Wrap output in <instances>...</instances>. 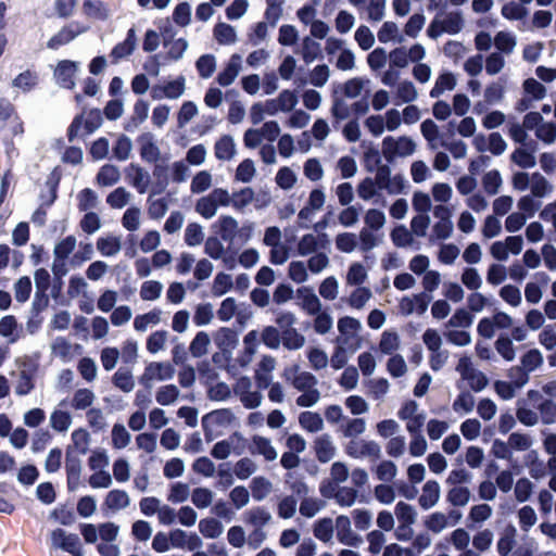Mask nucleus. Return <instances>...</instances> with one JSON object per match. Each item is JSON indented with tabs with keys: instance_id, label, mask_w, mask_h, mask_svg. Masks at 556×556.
Instances as JSON below:
<instances>
[{
	"instance_id": "f257e3e1",
	"label": "nucleus",
	"mask_w": 556,
	"mask_h": 556,
	"mask_svg": "<svg viewBox=\"0 0 556 556\" xmlns=\"http://www.w3.org/2000/svg\"><path fill=\"white\" fill-rule=\"evenodd\" d=\"M103 118L99 109H91L87 113V118L84 121V113L76 115L67 128V139L73 141L77 136L79 129L84 126L86 135L96 131L102 125Z\"/></svg>"
},
{
	"instance_id": "f03ea898",
	"label": "nucleus",
	"mask_w": 556,
	"mask_h": 556,
	"mask_svg": "<svg viewBox=\"0 0 556 556\" xmlns=\"http://www.w3.org/2000/svg\"><path fill=\"white\" fill-rule=\"evenodd\" d=\"M415 149V142L406 136H402L397 140L388 136L382 141V154L389 163L393 162L396 155L407 156L413 154Z\"/></svg>"
},
{
	"instance_id": "7ed1b4c3",
	"label": "nucleus",
	"mask_w": 556,
	"mask_h": 556,
	"mask_svg": "<svg viewBox=\"0 0 556 556\" xmlns=\"http://www.w3.org/2000/svg\"><path fill=\"white\" fill-rule=\"evenodd\" d=\"M88 26L81 25L78 22H72L70 25L63 26L59 33L52 36L47 47L51 50H58L61 46H64L74 40L78 35L86 33Z\"/></svg>"
},
{
	"instance_id": "20e7f679",
	"label": "nucleus",
	"mask_w": 556,
	"mask_h": 556,
	"mask_svg": "<svg viewBox=\"0 0 556 556\" xmlns=\"http://www.w3.org/2000/svg\"><path fill=\"white\" fill-rule=\"evenodd\" d=\"M52 541L55 545L63 551L72 554L73 556H81V544L77 534H66L63 529H55L52 531Z\"/></svg>"
},
{
	"instance_id": "39448f33",
	"label": "nucleus",
	"mask_w": 556,
	"mask_h": 556,
	"mask_svg": "<svg viewBox=\"0 0 556 556\" xmlns=\"http://www.w3.org/2000/svg\"><path fill=\"white\" fill-rule=\"evenodd\" d=\"M337 539L340 543L357 547L362 543V538L351 530V521L348 516L340 515L336 519Z\"/></svg>"
},
{
	"instance_id": "423d86ee",
	"label": "nucleus",
	"mask_w": 556,
	"mask_h": 556,
	"mask_svg": "<svg viewBox=\"0 0 556 556\" xmlns=\"http://www.w3.org/2000/svg\"><path fill=\"white\" fill-rule=\"evenodd\" d=\"M346 454L354 458L370 456L378 459L381 456L380 446L375 441H351L346 446Z\"/></svg>"
},
{
	"instance_id": "0eeeda50",
	"label": "nucleus",
	"mask_w": 556,
	"mask_h": 556,
	"mask_svg": "<svg viewBox=\"0 0 556 556\" xmlns=\"http://www.w3.org/2000/svg\"><path fill=\"white\" fill-rule=\"evenodd\" d=\"M298 371L299 365L295 364L285 370V377L290 379L291 375H293L294 378L292 384L299 391L315 389V386L317 384L316 377L308 371H302L300 374H298Z\"/></svg>"
},
{
	"instance_id": "6e6552de",
	"label": "nucleus",
	"mask_w": 556,
	"mask_h": 556,
	"mask_svg": "<svg viewBox=\"0 0 556 556\" xmlns=\"http://www.w3.org/2000/svg\"><path fill=\"white\" fill-rule=\"evenodd\" d=\"M77 65L74 61L63 60L58 63L54 76L59 85L66 89H73L75 86L74 76Z\"/></svg>"
},
{
	"instance_id": "1a4fd4ad",
	"label": "nucleus",
	"mask_w": 556,
	"mask_h": 556,
	"mask_svg": "<svg viewBox=\"0 0 556 556\" xmlns=\"http://www.w3.org/2000/svg\"><path fill=\"white\" fill-rule=\"evenodd\" d=\"M213 227H218L215 232L220 236L222 240L229 243L235 240V237L238 232V223L232 216L229 215L220 216Z\"/></svg>"
},
{
	"instance_id": "9d476101",
	"label": "nucleus",
	"mask_w": 556,
	"mask_h": 556,
	"mask_svg": "<svg viewBox=\"0 0 556 556\" xmlns=\"http://www.w3.org/2000/svg\"><path fill=\"white\" fill-rule=\"evenodd\" d=\"M65 469L68 490H75L79 484L81 463L78 456H72L70 450L66 453Z\"/></svg>"
},
{
	"instance_id": "9b49d317",
	"label": "nucleus",
	"mask_w": 556,
	"mask_h": 556,
	"mask_svg": "<svg viewBox=\"0 0 556 556\" xmlns=\"http://www.w3.org/2000/svg\"><path fill=\"white\" fill-rule=\"evenodd\" d=\"M440 498V485L435 480H429L424 484L422 494L418 502L421 508L429 509L434 506Z\"/></svg>"
},
{
	"instance_id": "f8f14e48",
	"label": "nucleus",
	"mask_w": 556,
	"mask_h": 556,
	"mask_svg": "<svg viewBox=\"0 0 556 556\" xmlns=\"http://www.w3.org/2000/svg\"><path fill=\"white\" fill-rule=\"evenodd\" d=\"M140 143V156L147 162H156L160 157V150L153 142V137L149 132H144L138 138Z\"/></svg>"
},
{
	"instance_id": "ddd939ff",
	"label": "nucleus",
	"mask_w": 556,
	"mask_h": 556,
	"mask_svg": "<svg viewBox=\"0 0 556 556\" xmlns=\"http://www.w3.org/2000/svg\"><path fill=\"white\" fill-rule=\"evenodd\" d=\"M240 56L237 54H233L230 59V62L227 64V66L218 73L216 77V81L223 86L227 87L233 83L236 77L239 74L240 71Z\"/></svg>"
},
{
	"instance_id": "4468645a",
	"label": "nucleus",
	"mask_w": 556,
	"mask_h": 556,
	"mask_svg": "<svg viewBox=\"0 0 556 556\" xmlns=\"http://www.w3.org/2000/svg\"><path fill=\"white\" fill-rule=\"evenodd\" d=\"M152 175L154 177V182L151 188V195L163 193L169 182L168 166L163 164H155Z\"/></svg>"
},
{
	"instance_id": "2eb2a0df",
	"label": "nucleus",
	"mask_w": 556,
	"mask_h": 556,
	"mask_svg": "<svg viewBox=\"0 0 556 556\" xmlns=\"http://www.w3.org/2000/svg\"><path fill=\"white\" fill-rule=\"evenodd\" d=\"M174 367L169 363H150L144 371L143 377L153 379L156 377L159 380H167L174 376Z\"/></svg>"
},
{
	"instance_id": "dca6fc26",
	"label": "nucleus",
	"mask_w": 556,
	"mask_h": 556,
	"mask_svg": "<svg viewBox=\"0 0 556 556\" xmlns=\"http://www.w3.org/2000/svg\"><path fill=\"white\" fill-rule=\"evenodd\" d=\"M61 180V175L54 169L48 177L46 185L49 187L47 193L40 194L41 204L45 208L50 207L58 199V188Z\"/></svg>"
},
{
	"instance_id": "f3484780",
	"label": "nucleus",
	"mask_w": 556,
	"mask_h": 556,
	"mask_svg": "<svg viewBox=\"0 0 556 556\" xmlns=\"http://www.w3.org/2000/svg\"><path fill=\"white\" fill-rule=\"evenodd\" d=\"M214 153L216 159L222 161H228L233 157L236 153L235 142L231 136L224 135L220 137L214 146Z\"/></svg>"
},
{
	"instance_id": "a211bd4d",
	"label": "nucleus",
	"mask_w": 556,
	"mask_h": 556,
	"mask_svg": "<svg viewBox=\"0 0 556 556\" xmlns=\"http://www.w3.org/2000/svg\"><path fill=\"white\" fill-rule=\"evenodd\" d=\"M84 14L88 17L105 21L109 17V9L101 0H84Z\"/></svg>"
},
{
	"instance_id": "6ab92c4d",
	"label": "nucleus",
	"mask_w": 556,
	"mask_h": 556,
	"mask_svg": "<svg viewBox=\"0 0 556 556\" xmlns=\"http://www.w3.org/2000/svg\"><path fill=\"white\" fill-rule=\"evenodd\" d=\"M316 457L320 463H328L334 455V447L328 434H324L315 440L314 444Z\"/></svg>"
},
{
	"instance_id": "aec40b11",
	"label": "nucleus",
	"mask_w": 556,
	"mask_h": 556,
	"mask_svg": "<svg viewBox=\"0 0 556 556\" xmlns=\"http://www.w3.org/2000/svg\"><path fill=\"white\" fill-rule=\"evenodd\" d=\"M136 46V33L134 28L128 29L127 36L124 41L118 42L111 52L115 59H123L130 55Z\"/></svg>"
},
{
	"instance_id": "412c9836",
	"label": "nucleus",
	"mask_w": 556,
	"mask_h": 556,
	"mask_svg": "<svg viewBox=\"0 0 556 556\" xmlns=\"http://www.w3.org/2000/svg\"><path fill=\"white\" fill-rule=\"evenodd\" d=\"M215 342L222 350H232L238 343V333L228 327H222L215 334Z\"/></svg>"
},
{
	"instance_id": "4be33fe9",
	"label": "nucleus",
	"mask_w": 556,
	"mask_h": 556,
	"mask_svg": "<svg viewBox=\"0 0 556 556\" xmlns=\"http://www.w3.org/2000/svg\"><path fill=\"white\" fill-rule=\"evenodd\" d=\"M213 34L219 45H230L236 42L237 39L235 28L223 22H219L214 26Z\"/></svg>"
},
{
	"instance_id": "5701e85b",
	"label": "nucleus",
	"mask_w": 556,
	"mask_h": 556,
	"mask_svg": "<svg viewBox=\"0 0 556 556\" xmlns=\"http://www.w3.org/2000/svg\"><path fill=\"white\" fill-rule=\"evenodd\" d=\"M299 422L308 432H317L323 429L324 421L318 413L303 412L300 414Z\"/></svg>"
},
{
	"instance_id": "b1692460",
	"label": "nucleus",
	"mask_w": 556,
	"mask_h": 556,
	"mask_svg": "<svg viewBox=\"0 0 556 556\" xmlns=\"http://www.w3.org/2000/svg\"><path fill=\"white\" fill-rule=\"evenodd\" d=\"M104 505L113 510L125 508L129 505L128 494L124 490H112L106 494Z\"/></svg>"
},
{
	"instance_id": "393cba45",
	"label": "nucleus",
	"mask_w": 556,
	"mask_h": 556,
	"mask_svg": "<svg viewBox=\"0 0 556 556\" xmlns=\"http://www.w3.org/2000/svg\"><path fill=\"white\" fill-rule=\"evenodd\" d=\"M281 342L288 350H299L304 345V337L295 329H285L281 334Z\"/></svg>"
},
{
	"instance_id": "a878e982",
	"label": "nucleus",
	"mask_w": 556,
	"mask_h": 556,
	"mask_svg": "<svg viewBox=\"0 0 556 556\" xmlns=\"http://www.w3.org/2000/svg\"><path fill=\"white\" fill-rule=\"evenodd\" d=\"M38 84V76L36 73L26 70L18 74L12 81L13 87L22 89L24 92H28L34 89Z\"/></svg>"
},
{
	"instance_id": "bb28decb",
	"label": "nucleus",
	"mask_w": 556,
	"mask_h": 556,
	"mask_svg": "<svg viewBox=\"0 0 556 556\" xmlns=\"http://www.w3.org/2000/svg\"><path fill=\"white\" fill-rule=\"evenodd\" d=\"M313 533L321 542H329L333 535V523L330 518H323L315 522Z\"/></svg>"
},
{
	"instance_id": "cd10ccee",
	"label": "nucleus",
	"mask_w": 556,
	"mask_h": 556,
	"mask_svg": "<svg viewBox=\"0 0 556 556\" xmlns=\"http://www.w3.org/2000/svg\"><path fill=\"white\" fill-rule=\"evenodd\" d=\"M395 515L400 525L412 526L416 520V511L412 505L405 502H399L395 506Z\"/></svg>"
},
{
	"instance_id": "c85d7f7f",
	"label": "nucleus",
	"mask_w": 556,
	"mask_h": 556,
	"mask_svg": "<svg viewBox=\"0 0 556 556\" xmlns=\"http://www.w3.org/2000/svg\"><path fill=\"white\" fill-rule=\"evenodd\" d=\"M250 488L252 497L255 501H262L270 492L271 483L266 478L260 476L252 479Z\"/></svg>"
},
{
	"instance_id": "c756f323",
	"label": "nucleus",
	"mask_w": 556,
	"mask_h": 556,
	"mask_svg": "<svg viewBox=\"0 0 556 556\" xmlns=\"http://www.w3.org/2000/svg\"><path fill=\"white\" fill-rule=\"evenodd\" d=\"M119 179V172L114 165H103L97 174V181L101 186H112Z\"/></svg>"
},
{
	"instance_id": "7c9ffc66",
	"label": "nucleus",
	"mask_w": 556,
	"mask_h": 556,
	"mask_svg": "<svg viewBox=\"0 0 556 556\" xmlns=\"http://www.w3.org/2000/svg\"><path fill=\"white\" fill-rule=\"evenodd\" d=\"M199 530L203 536L215 539L223 532V526L215 518H204L199 522Z\"/></svg>"
},
{
	"instance_id": "2f4dec72",
	"label": "nucleus",
	"mask_w": 556,
	"mask_h": 556,
	"mask_svg": "<svg viewBox=\"0 0 556 556\" xmlns=\"http://www.w3.org/2000/svg\"><path fill=\"white\" fill-rule=\"evenodd\" d=\"M210 337L204 331H199L190 343L189 350L193 357H201L207 352Z\"/></svg>"
},
{
	"instance_id": "473e14b6",
	"label": "nucleus",
	"mask_w": 556,
	"mask_h": 556,
	"mask_svg": "<svg viewBox=\"0 0 556 556\" xmlns=\"http://www.w3.org/2000/svg\"><path fill=\"white\" fill-rule=\"evenodd\" d=\"M320 45L309 37L303 39L302 58L306 64L312 63L317 58H321Z\"/></svg>"
},
{
	"instance_id": "72a5a7b5",
	"label": "nucleus",
	"mask_w": 556,
	"mask_h": 556,
	"mask_svg": "<svg viewBox=\"0 0 556 556\" xmlns=\"http://www.w3.org/2000/svg\"><path fill=\"white\" fill-rule=\"evenodd\" d=\"M97 249L102 255L112 256L121 250V241L117 237L99 238Z\"/></svg>"
},
{
	"instance_id": "f704fd0d",
	"label": "nucleus",
	"mask_w": 556,
	"mask_h": 556,
	"mask_svg": "<svg viewBox=\"0 0 556 556\" xmlns=\"http://www.w3.org/2000/svg\"><path fill=\"white\" fill-rule=\"evenodd\" d=\"M195 67L202 78L211 77L216 68L215 56L213 54L201 55L195 62Z\"/></svg>"
},
{
	"instance_id": "c9c22d12",
	"label": "nucleus",
	"mask_w": 556,
	"mask_h": 556,
	"mask_svg": "<svg viewBox=\"0 0 556 556\" xmlns=\"http://www.w3.org/2000/svg\"><path fill=\"white\" fill-rule=\"evenodd\" d=\"M482 185L484 191L489 195L496 194L502 185V177L500 172L497 169H492L488 172L482 178Z\"/></svg>"
},
{
	"instance_id": "e433bc0d",
	"label": "nucleus",
	"mask_w": 556,
	"mask_h": 556,
	"mask_svg": "<svg viewBox=\"0 0 556 556\" xmlns=\"http://www.w3.org/2000/svg\"><path fill=\"white\" fill-rule=\"evenodd\" d=\"M76 245V238L74 236H67L56 243L54 248V256L56 261H65L70 254L74 251Z\"/></svg>"
},
{
	"instance_id": "4c0bfd02",
	"label": "nucleus",
	"mask_w": 556,
	"mask_h": 556,
	"mask_svg": "<svg viewBox=\"0 0 556 556\" xmlns=\"http://www.w3.org/2000/svg\"><path fill=\"white\" fill-rule=\"evenodd\" d=\"M543 364V356L538 349H531L521 357V367L528 372L539 368Z\"/></svg>"
},
{
	"instance_id": "58836bf2",
	"label": "nucleus",
	"mask_w": 556,
	"mask_h": 556,
	"mask_svg": "<svg viewBox=\"0 0 556 556\" xmlns=\"http://www.w3.org/2000/svg\"><path fill=\"white\" fill-rule=\"evenodd\" d=\"M534 147L531 151L518 148L511 154V161L522 168H531L535 165V157L533 155Z\"/></svg>"
},
{
	"instance_id": "ea45409f",
	"label": "nucleus",
	"mask_w": 556,
	"mask_h": 556,
	"mask_svg": "<svg viewBox=\"0 0 556 556\" xmlns=\"http://www.w3.org/2000/svg\"><path fill=\"white\" fill-rule=\"evenodd\" d=\"M247 521L261 529L270 520V514L264 507H254L247 513Z\"/></svg>"
},
{
	"instance_id": "a19ab883",
	"label": "nucleus",
	"mask_w": 556,
	"mask_h": 556,
	"mask_svg": "<svg viewBox=\"0 0 556 556\" xmlns=\"http://www.w3.org/2000/svg\"><path fill=\"white\" fill-rule=\"evenodd\" d=\"M441 24L444 33L455 35L462 30L464 22L459 12H451L441 21Z\"/></svg>"
},
{
	"instance_id": "79ce46f5",
	"label": "nucleus",
	"mask_w": 556,
	"mask_h": 556,
	"mask_svg": "<svg viewBox=\"0 0 556 556\" xmlns=\"http://www.w3.org/2000/svg\"><path fill=\"white\" fill-rule=\"evenodd\" d=\"M153 195H149L148 198V214L152 219L162 218L168 208V203L165 198L152 200Z\"/></svg>"
},
{
	"instance_id": "37998d69",
	"label": "nucleus",
	"mask_w": 556,
	"mask_h": 556,
	"mask_svg": "<svg viewBox=\"0 0 556 556\" xmlns=\"http://www.w3.org/2000/svg\"><path fill=\"white\" fill-rule=\"evenodd\" d=\"M94 400V394L89 389H78L73 396L72 406L75 409H85L89 407Z\"/></svg>"
},
{
	"instance_id": "c03bdc74",
	"label": "nucleus",
	"mask_w": 556,
	"mask_h": 556,
	"mask_svg": "<svg viewBox=\"0 0 556 556\" xmlns=\"http://www.w3.org/2000/svg\"><path fill=\"white\" fill-rule=\"evenodd\" d=\"M253 443L258 454H262L266 460H274L277 457V452L270 444V441L264 437L255 435Z\"/></svg>"
},
{
	"instance_id": "a18cd8bd",
	"label": "nucleus",
	"mask_w": 556,
	"mask_h": 556,
	"mask_svg": "<svg viewBox=\"0 0 556 556\" xmlns=\"http://www.w3.org/2000/svg\"><path fill=\"white\" fill-rule=\"evenodd\" d=\"M204 235L201 225L190 223L185 230V242L189 247H195L202 243Z\"/></svg>"
},
{
	"instance_id": "49530a36",
	"label": "nucleus",
	"mask_w": 556,
	"mask_h": 556,
	"mask_svg": "<svg viewBox=\"0 0 556 556\" xmlns=\"http://www.w3.org/2000/svg\"><path fill=\"white\" fill-rule=\"evenodd\" d=\"M179 395V391L176 386L167 384L161 387L156 392V402L163 406L172 404Z\"/></svg>"
},
{
	"instance_id": "de8ad7c7",
	"label": "nucleus",
	"mask_w": 556,
	"mask_h": 556,
	"mask_svg": "<svg viewBox=\"0 0 556 556\" xmlns=\"http://www.w3.org/2000/svg\"><path fill=\"white\" fill-rule=\"evenodd\" d=\"M495 349L505 361L510 362L515 358V349L509 337L500 336L495 341Z\"/></svg>"
},
{
	"instance_id": "09e8293b",
	"label": "nucleus",
	"mask_w": 556,
	"mask_h": 556,
	"mask_svg": "<svg viewBox=\"0 0 556 556\" xmlns=\"http://www.w3.org/2000/svg\"><path fill=\"white\" fill-rule=\"evenodd\" d=\"M130 435L122 424H115L112 429V444L121 450L128 445Z\"/></svg>"
},
{
	"instance_id": "8fccbe9b",
	"label": "nucleus",
	"mask_w": 556,
	"mask_h": 556,
	"mask_svg": "<svg viewBox=\"0 0 556 556\" xmlns=\"http://www.w3.org/2000/svg\"><path fill=\"white\" fill-rule=\"evenodd\" d=\"M163 91L167 99L179 98L185 91V78L179 76L175 80L165 83L163 85Z\"/></svg>"
},
{
	"instance_id": "3c124183",
	"label": "nucleus",
	"mask_w": 556,
	"mask_h": 556,
	"mask_svg": "<svg viewBox=\"0 0 556 556\" xmlns=\"http://www.w3.org/2000/svg\"><path fill=\"white\" fill-rule=\"evenodd\" d=\"M174 22L181 27L187 26L191 20V8L188 2H180L173 12Z\"/></svg>"
},
{
	"instance_id": "603ef678",
	"label": "nucleus",
	"mask_w": 556,
	"mask_h": 556,
	"mask_svg": "<svg viewBox=\"0 0 556 556\" xmlns=\"http://www.w3.org/2000/svg\"><path fill=\"white\" fill-rule=\"evenodd\" d=\"M470 492L466 486H455L447 493V501L454 506H464L468 503Z\"/></svg>"
},
{
	"instance_id": "864d4df0",
	"label": "nucleus",
	"mask_w": 556,
	"mask_h": 556,
	"mask_svg": "<svg viewBox=\"0 0 556 556\" xmlns=\"http://www.w3.org/2000/svg\"><path fill=\"white\" fill-rule=\"evenodd\" d=\"M162 285L155 280L144 281L141 286L140 296L144 301L156 300L161 295Z\"/></svg>"
},
{
	"instance_id": "5fc2aeb1",
	"label": "nucleus",
	"mask_w": 556,
	"mask_h": 556,
	"mask_svg": "<svg viewBox=\"0 0 556 556\" xmlns=\"http://www.w3.org/2000/svg\"><path fill=\"white\" fill-rule=\"evenodd\" d=\"M232 287V280L230 275L225 273H218L214 278L213 294L215 296H222L228 292Z\"/></svg>"
},
{
	"instance_id": "6e6d98bb",
	"label": "nucleus",
	"mask_w": 556,
	"mask_h": 556,
	"mask_svg": "<svg viewBox=\"0 0 556 556\" xmlns=\"http://www.w3.org/2000/svg\"><path fill=\"white\" fill-rule=\"evenodd\" d=\"M129 201V193L123 187L113 190L106 198L108 204L113 208H122Z\"/></svg>"
},
{
	"instance_id": "4d7b16f0",
	"label": "nucleus",
	"mask_w": 556,
	"mask_h": 556,
	"mask_svg": "<svg viewBox=\"0 0 556 556\" xmlns=\"http://www.w3.org/2000/svg\"><path fill=\"white\" fill-rule=\"evenodd\" d=\"M391 239L396 247H406L412 243V233L407 230L404 225L396 226L391 231Z\"/></svg>"
},
{
	"instance_id": "13d9d810",
	"label": "nucleus",
	"mask_w": 556,
	"mask_h": 556,
	"mask_svg": "<svg viewBox=\"0 0 556 556\" xmlns=\"http://www.w3.org/2000/svg\"><path fill=\"white\" fill-rule=\"evenodd\" d=\"M337 249L344 253H351L357 245L356 236L352 232L339 233L336 238Z\"/></svg>"
},
{
	"instance_id": "bf43d9fd",
	"label": "nucleus",
	"mask_w": 556,
	"mask_h": 556,
	"mask_svg": "<svg viewBox=\"0 0 556 556\" xmlns=\"http://www.w3.org/2000/svg\"><path fill=\"white\" fill-rule=\"evenodd\" d=\"M211 184V174L206 170H201L192 178L190 188L193 193H201L207 190Z\"/></svg>"
},
{
	"instance_id": "052dcab7",
	"label": "nucleus",
	"mask_w": 556,
	"mask_h": 556,
	"mask_svg": "<svg viewBox=\"0 0 556 556\" xmlns=\"http://www.w3.org/2000/svg\"><path fill=\"white\" fill-rule=\"evenodd\" d=\"M527 14V10L514 1L507 2L502 7V15L507 20H521Z\"/></svg>"
},
{
	"instance_id": "680f3d73",
	"label": "nucleus",
	"mask_w": 556,
	"mask_h": 556,
	"mask_svg": "<svg viewBox=\"0 0 556 556\" xmlns=\"http://www.w3.org/2000/svg\"><path fill=\"white\" fill-rule=\"evenodd\" d=\"M212 492L206 488H195L191 494V501L198 508H206L211 505Z\"/></svg>"
},
{
	"instance_id": "e2e57ef3",
	"label": "nucleus",
	"mask_w": 556,
	"mask_h": 556,
	"mask_svg": "<svg viewBox=\"0 0 556 556\" xmlns=\"http://www.w3.org/2000/svg\"><path fill=\"white\" fill-rule=\"evenodd\" d=\"M355 40L359 48L366 51L374 46L375 37L367 26L362 25L355 31Z\"/></svg>"
},
{
	"instance_id": "0e129e2a",
	"label": "nucleus",
	"mask_w": 556,
	"mask_h": 556,
	"mask_svg": "<svg viewBox=\"0 0 556 556\" xmlns=\"http://www.w3.org/2000/svg\"><path fill=\"white\" fill-rule=\"evenodd\" d=\"M216 204L210 194L199 199L195 204V211L206 219L213 217L216 213Z\"/></svg>"
},
{
	"instance_id": "69168bd1",
	"label": "nucleus",
	"mask_w": 556,
	"mask_h": 556,
	"mask_svg": "<svg viewBox=\"0 0 556 556\" xmlns=\"http://www.w3.org/2000/svg\"><path fill=\"white\" fill-rule=\"evenodd\" d=\"M255 470V464L248 457L239 459L233 468L235 475L241 480L248 479Z\"/></svg>"
},
{
	"instance_id": "338daca9",
	"label": "nucleus",
	"mask_w": 556,
	"mask_h": 556,
	"mask_svg": "<svg viewBox=\"0 0 556 556\" xmlns=\"http://www.w3.org/2000/svg\"><path fill=\"white\" fill-rule=\"evenodd\" d=\"M494 45L501 52L510 53L516 46V40L509 33L498 31L495 35Z\"/></svg>"
},
{
	"instance_id": "774afa93",
	"label": "nucleus",
	"mask_w": 556,
	"mask_h": 556,
	"mask_svg": "<svg viewBox=\"0 0 556 556\" xmlns=\"http://www.w3.org/2000/svg\"><path fill=\"white\" fill-rule=\"evenodd\" d=\"M542 421L545 425H549L555 422L556 420V404L552 400H544L539 406H538Z\"/></svg>"
}]
</instances>
